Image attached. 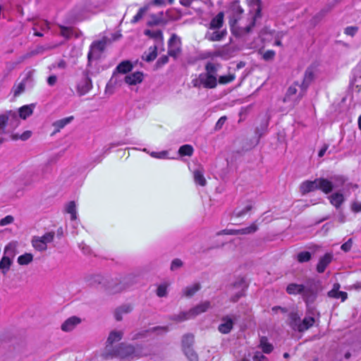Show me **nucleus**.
Masks as SVG:
<instances>
[{
	"instance_id": "bb28decb",
	"label": "nucleus",
	"mask_w": 361,
	"mask_h": 361,
	"mask_svg": "<svg viewBox=\"0 0 361 361\" xmlns=\"http://www.w3.org/2000/svg\"><path fill=\"white\" fill-rule=\"evenodd\" d=\"M286 290L289 295H301L304 291V285L291 283L287 286Z\"/></svg>"
},
{
	"instance_id": "09e8293b",
	"label": "nucleus",
	"mask_w": 361,
	"mask_h": 361,
	"mask_svg": "<svg viewBox=\"0 0 361 361\" xmlns=\"http://www.w3.org/2000/svg\"><path fill=\"white\" fill-rule=\"evenodd\" d=\"M185 355L190 361H198L197 354L192 348L183 349Z\"/></svg>"
},
{
	"instance_id": "0e129e2a",
	"label": "nucleus",
	"mask_w": 361,
	"mask_h": 361,
	"mask_svg": "<svg viewBox=\"0 0 361 361\" xmlns=\"http://www.w3.org/2000/svg\"><path fill=\"white\" fill-rule=\"evenodd\" d=\"M252 360L253 361H269L268 358L259 351L255 353Z\"/></svg>"
},
{
	"instance_id": "72a5a7b5",
	"label": "nucleus",
	"mask_w": 361,
	"mask_h": 361,
	"mask_svg": "<svg viewBox=\"0 0 361 361\" xmlns=\"http://www.w3.org/2000/svg\"><path fill=\"white\" fill-rule=\"evenodd\" d=\"M192 318L190 311L188 312H182L178 314H174L169 317L171 320L176 322H183L185 320H188Z\"/></svg>"
},
{
	"instance_id": "7c9ffc66",
	"label": "nucleus",
	"mask_w": 361,
	"mask_h": 361,
	"mask_svg": "<svg viewBox=\"0 0 361 361\" xmlns=\"http://www.w3.org/2000/svg\"><path fill=\"white\" fill-rule=\"evenodd\" d=\"M133 68V66L132 63H130V61H122L121 63H120L117 66L116 71L118 73L125 74V73H127L131 71Z\"/></svg>"
},
{
	"instance_id": "864d4df0",
	"label": "nucleus",
	"mask_w": 361,
	"mask_h": 361,
	"mask_svg": "<svg viewBox=\"0 0 361 361\" xmlns=\"http://www.w3.org/2000/svg\"><path fill=\"white\" fill-rule=\"evenodd\" d=\"M61 35L66 39H69L73 35V30L70 27L60 25Z\"/></svg>"
},
{
	"instance_id": "a211bd4d",
	"label": "nucleus",
	"mask_w": 361,
	"mask_h": 361,
	"mask_svg": "<svg viewBox=\"0 0 361 361\" xmlns=\"http://www.w3.org/2000/svg\"><path fill=\"white\" fill-rule=\"evenodd\" d=\"M288 325L294 331L301 332V319L298 312H291L288 314Z\"/></svg>"
},
{
	"instance_id": "e2e57ef3",
	"label": "nucleus",
	"mask_w": 361,
	"mask_h": 361,
	"mask_svg": "<svg viewBox=\"0 0 361 361\" xmlns=\"http://www.w3.org/2000/svg\"><path fill=\"white\" fill-rule=\"evenodd\" d=\"M54 238V232H48L43 235L40 238L46 243H51L53 241Z\"/></svg>"
},
{
	"instance_id": "0eeeda50",
	"label": "nucleus",
	"mask_w": 361,
	"mask_h": 361,
	"mask_svg": "<svg viewBox=\"0 0 361 361\" xmlns=\"http://www.w3.org/2000/svg\"><path fill=\"white\" fill-rule=\"evenodd\" d=\"M192 84L195 87H200L213 89L217 85V78L212 75L206 73H200L197 78L192 80Z\"/></svg>"
},
{
	"instance_id": "79ce46f5",
	"label": "nucleus",
	"mask_w": 361,
	"mask_h": 361,
	"mask_svg": "<svg viewBox=\"0 0 361 361\" xmlns=\"http://www.w3.org/2000/svg\"><path fill=\"white\" fill-rule=\"evenodd\" d=\"M200 289V285L199 283H195L192 286L186 287L184 289V295L186 297H192L197 291Z\"/></svg>"
},
{
	"instance_id": "f3484780",
	"label": "nucleus",
	"mask_w": 361,
	"mask_h": 361,
	"mask_svg": "<svg viewBox=\"0 0 361 361\" xmlns=\"http://www.w3.org/2000/svg\"><path fill=\"white\" fill-rule=\"evenodd\" d=\"M257 7L256 8L255 13L254 16L252 17L251 23L248 25H247L246 27H245L243 28L242 33H243V34L249 33L252 30V27L255 26L257 19L261 18V17H262L261 1L257 0Z\"/></svg>"
},
{
	"instance_id": "de8ad7c7",
	"label": "nucleus",
	"mask_w": 361,
	"mask_h": 361,
	"mask_svg": "<svg viewBox=\"0 0 361 361\" xmlns=\"http://www.w3.org/2000/svg\"><path fill=\"white\" fill-rule=\"evenodd\" d=\"M300 85L298 82H295L294 84L291 86H290L286 92L284 102H286L290 99V97L297 93V86H300Z\"/></svg>"
},
{
	"instance_id": "473e14b6",
	"label": "nucleus",
	"mask_w": 361,
	"mask_h": 361,
	"mask_svg": "<svg viewBox=\"0 0 361 361\" xmlns=\"http://www.w3.org/2000/svg\"><path fill=\"white\" fill-rule=\"evenodd\" d=\"M123 335V334L121 331H112L109 335L107 343L111 345L116 341H119L122 339Z\"/></svg>"
},
{
	"instance_id": "a18cd8bd",
	"label": "nucleus",
	"mask_w": 361,
	"mask_h": 361,
	"mask_svg": "<svg viewBox=\"0 0 361 361\" xmlns=\"http://www.w3.org/2000/svg\"><path fill=\"white\" fill-rule=\"evenodd\" d=\"M178 152L181 156L190 157L193 153V147L190 145H184L179 148Z\"/></svg>"
},
{
	"instance_id": "c85d7f7f",
	"label": "nucleus",
	"mask_w": 361,
	"mask_h": 361,
	"mask_svg": "<svg viewBox=\"0 0 361 361\" xmlns=\"http://www.w3.org/2000/svg\"><path fill=\"white\" fill-rule=\"evenodd\" d=\"M166 21L164 19L163 17L159 16L157 14H152L150 16V19L147 23V26L152 27L159 25H165Z\"/></svg>"
},
{
	"instance_id": "ea45409f",
	"label": "nucleus",
	"mask_w": 361,
	"mask_h": 361,
	"mask_svg": "<svg viewBox=\"0 0 361 361\" xmlns=\"http://www.w3.org/2000/svg\"><path fill=\"white\" fill-rule=\"evenodd\" d=\"M150 334H156L157 335H163L166 334L169 331L168 326H157L152 328H149Z\"/></svg>"
},
{
	"instance_id": "1a4fd4ad",
	"label": "nucleus",
	"mask_w": 361,
	"mask_h": 361,
	"mask_svg": "<svg viewBox=\"0 0 361 361\" xmlns=\"http://www.w3.org/2000/svg\"><path fill=\"white\" fill-rule=\"evenodd\" d=\"M316 78V68L313 66H308L304 73V77L302 83L300 87L301 92L299 93L298 97L302 98L305 94L306 90L314 80Z\"/></svg>"
},
{
	"instance_id": "c756f323",
	"label": "nucleus",
	"mask_w": 361,
	"mask_h": 361,
	"mask_svg": "<svg viewBox=\"0 0 361 361\" xmlns=\"http://www.w3.org/2000/svg\"><path fill=\"white\" fill-rule=\"evenodd\" d=\"M34 74L35 70L28 71L21 82H23L27 87V88H32L34 86Z\"/></svg>"
},
{
	"instance_id": "69168bd1",
	"label": "nucleus",
	"mask_w": 361,
	"mask_h": 361,
	"mask_svg": "<svg viewBox=\"0 0 361 361\" xmlns=\"http://www.w3.org/2000/svg\"><path fill=\"white\" fill-rule=\"evenodd\" d=\"M358 27L356 26H348L345 29L344 33L347 35L353 37L357 32Z\"/></svg>"
},
{
	"instance_id": "20e7f679",
	"label": "nucleus",
	"mask_w": 361,
	"mask_h": 361,
	"mask_svg": "<svg viewBox=\"0 0 361 361\" xmlns=\"http://www.w3.org/2000/svg\"><path fill=\"white\" fill-rule=\"evenodd\" d=\"M112 355L120 359L128 360H133L138 356L135 346L125 343H121L115 346L112 350Z\"/></svg>"
},
{
	"instance_id": "aec40b11",
	"label": "nucleus",
	"mask_w": 361,
	"mask_h": 361,
	"mask_svg": "<svg viewBox=\"0 0 361 361\" xmlns=\"http://www.w3.org/2000/svg\"><path fill=\"white\" fill-rule=\"evenodd\" d=\"M143 80V73L140 71L133 73L125 76V82L130 85H135L142 82Z\"/></svg>"
},
{
	"instance_id": "7ed1b4c3",
	"label": "nucleus",
	"mask_w": 361,
	"mask_h": 361,
	"mask_svg": "<svg viewBox=\"0 0 361 361\" xmlns=\"http://www.w3.org/2000/svg\"><path fill=\"white\" fill-rule=\"evenodd\" d=\"M324 180L328 182L326 188L329 190L324 194H330L334 190L344 191L345 190H349L350 188H357V185L348 183V178L343 175H334L329 178H324Z\"/></svg>"
},
{
	"instance_id": "6e6552de",
	"label": "nucleus",
	"mask_w": 361,
	"mask_h": 361,
	"mask_svg": "<svg viewBox=\"0 0 361 361\" xmlns=\"http://www.w3.org/2000/svg\"><path fill=\"white\" fill-rule=\"evenodd\" d=\"M238 318L239 316L235 314L223 316L221 318V323L218 326V331L223 334H229L233 329V326Z\"/></svg>"
},
{
	"instance_id": "dca6fc26",
	"label": "nucleus",
	"mask_w": 361,
	"mask_h": 361,
	"mask_svg": "<svg viewBox=\"0 0 361 361\" xmlns=\"http://www.w3.org/2000/svg\"><path fill=\"white\" fill-rule=\"evenodd\" d=\"M330 203L338 209L343 203L345 201L343 191L339 190L329 196Z\"/></svg>"
},
{
	"instance_id": "ddd939ff",
	"label": "nucleus",
	"mask_w": 361,
	"mask_h": 361,
	"mask_svg": "<svg viewBox=\"0 0 361 361\" xmlns=\"http://www.w3.org/2000/svg\"><path fill=\"white\" fill-rule=\"evenodd\" d=\"M92 88V80L87 72H84L82 77L77 85V92L80 96L85 95Z\"/></svg>"
},
{
	"instance_id": "2f4dec72",
	"label": "nucleus",
	"mask_w": 361,
	"mask_h": 361,
	"mask_svg": "<svg viewBox=\"0 0 361 361\" xmlns=\"http://www.w3.org/2000/svg\"><path fill=\"white\" fill-rule=\"evenodd\" d=\"M12 262L13 261L11 259L4 256L2 257L1 259L0 260V270L2 274H6L8 271Z\"/></svg>"
},
{
	"instance_id": "a878e982",
	"label": "nucleus",
	"mask_w": 361,
	"mask_h": 361,
	"mask_svg": "<svg viewBox=\"0 0 361 361\" xmlns=\"http://www.w3.org/2000/svg\"><path fill=\"white\" fill-rule=\"evenodd\" d=\"M193 178L195 183L199 184L201 186L206 185L207 180L204 176V170L202 168L199 167L194 171Z\"/></svg>"
},
{
	"instance_id": "393cba45",
	"label": "nucleus",
	"mask_w": 361,
	"mask_h": 361,
	"mask_svg": "<svg viewBox=\"0 0 361 361\" xmlns=\"http://www.w3.org/2000/svg\"><path fill=\"white\" fill-rule=\"evenodd\" d=\"M35 107V104H32L30 105H24L18 109V111L17 112L20 118L26 119L33 113V109Z\"/></svg>"
},
{
	"instance_id": "774afa93",
	"label": "nucleus",
	"mask_w": 361,
	"mask_h": 361,
	"mask_svg": "<svg viewBox=\"0 0 361 361\" xmlns=\"http://www.w3.org/2000/svg\"><path fill=\"white\" fill-rule=\"evenodd\" d=\"M14 221V218L11 215H8L0 220V226H4L8 225Z\"/></svg>"
},
{
	"instance_id": "603ef678",
	"label": "nucleus",
	"mask_w": 361,
	"mask_h": 361,
	"mask_svg": "<svg viewBox=\"0 0 361 361\" xmlns=\"http://www.w3.org/2000/svg\"><path fill=\"white\" fill-rule=\"evenodd\" d=\"M169 55H163L159 58L154 64V69L158 70L169 62Z\"/></svg>"
},
{
	"instance_id": "bf43d9fd",
	"label": "nucleus",
	"mask_w": 361,
	"mask_h": 361,
	"mask_svg": "<svg viewBox=\"0 0 361 361\" xmlns=\"http://www.w3.org/2000/svg\"><path fill=\"white\" fill-rule=\"evenodd\" d=\"M251 209H252V205L249 204V205H247L244 209H243L241 210L235 209L233 212V214L236 217H240V216H243V215H245L249 211H250Z\"/></svg>"
},
{
	"instance_id": "f03ea898",
	"label": "nucleus",
	"mask_w": 361,
	"mask_h": 361,
	"mask_svg": "<svg viewBox=\"0 0 361 361\" xmlns=\"http://www.w3.org/2000/svg\"><path fill=\"white\" fill-rule=\"evenodd\" d=\"M20 124V118L16 111L8 110L0 114V134L13 132Z\"/></svg>"
},
{
	"instance_id": "4be33fe9",
	"label": "nucleus",
	"mask_w": 361,
	"mask_h": 361,
	"mask_svg": "<svg viewBox=\"0 0 361 361\" xmlns=\"http://www.w3.org/2000/svg\"><path fill=\"white\" fill-rule=\"evenodd\" d=\"M224 12H219L214 18H213L209 23V28L210 30L220 29L224 24Z\"/></svg>"
},
{
	"instance_id": "8fccbe9b",
	"label": "nucleus",
	"mask_w": 361,
	"mask_h": 361,
	"mask_svg": "<svg viewBox=\"0 0 361 361\" xmlns=\"http://www.w3.org/2000/svg\"><path fill=\"white\" fill-rule=\"evenodd\" d=\"M4 256L7 257L11 259L14 257L15 246L12 243H9L5 247Z\"/></svg>"
},
{
	"instance_id": "f257e3e1",
	"label": "nucleus",
	"mask_w": 361,
	"mask_h": 361,
	"mask_svg": "<svg viewBox=\"0 0 361 361\" xmlns=\"http://www.w3.org/2000/svg\"><path fill=\"white\" fill-rule=\"evenodd\" d=\"M87 282L90 286L102 288L110 294L119 293L126 288L125 284L108 281L101 275L90 276Z\"/></svg>"
},
{
	"instance_id": "6ab92c4d",
	"label": "nucleus",
	"mask_w": 361,
	"mask_h": 361,
	"mask_svg": "<svg viewBox=\"0 0 361 361\" xmlns=\"http://www.w3.org/2000/svg\"><path fill=\"white\" fill-rule=\"evenodd\" d=\"M81 322L78 317L73 316L67 319L61 325V330L66 332L72 331Z\"/></svg>"
},
{
	"instance_id": "39448f33",
	"label": "nucleus",
	"mask_w": 361,
	"mask_h": 361,
	"mask_svg": "<svg viewBox=\"0 0 361 361\" xmlns=\"http://www.w3.org/2000/svg\"><path fill=\"white\" fill-rule=\"evenodd\" d=\"M328 182L324 180V178H318L314 180L303 181L300 186L302 194H307L316 190H320L324 193L329 191L326 188Z\"/></svg>"
},
{
	"instance_id": "f704fd0d",
	"label": "nucleus",
	"mask_w": 361,
	"mask_h": 361,
	"mask_svg": "<svg viewBox=\"0 0 361 361\" xmlns=\"http://www.w3.org/2000/svg\"><path fill=\"white\" fill-rule=\"evenodd\" d=\"M327 295L332 298H341L342 302L345 301L348 298V294L346 292L340 290L336 291V290H331L328 292Z\"/></svg>"
},
{
	"instance_id": "58836bf2",
	"label": "nucleus",
	"mask_w": 361,
	"mask_h": 361,
	"mask_svg": "<svg viewBox=\"0 0 361 361\" xmlns=\"http://www.w3.org/2000/svg\"><path fill=\"white\" fill-rule=\"evenodd\" d=\"M32 246L38 251H44L47 250V244L40 238H34L32 241Z\"/></svg>"
},
{
	"instance_id": "9d476101",
	"label": "nucleus",
	"mask_w": 361,
	"mask_h": 361,
	"mask_svg": "<svg viewBox=\"0 0 361 361\" xmlns=\"http://www.w3.org/2000/svg\"><path fill=\"white\" fill-rule=\"evenodd\" d=\"M319 286V282H312L310 285L307 284L306 287L304 286V291L302 293L301 295L307 305L312 304L316 300Z\"/></svg>"
},
{
	"instance_id": "412c9836",
	"label": "nucleus",
	"mask_w": 361,
	"mask_h": 361,
	"mask_svg": "<svg viewBox=\"0 0 361 361\" xmlns=\"http://www.w3.org/2000/svg\"><path fill=\"white\" fill-rule=\"evenodd\" d=\"M160 49V47L157 45L151 46L148 50L145 51L142 56V60L147 62L153 61L157 56L158 49Z\"/></svg>"
},
{
	"instance_id": "13d9d810",
	"label": "nucleus",
	"mask_w": 361,
	"mask_h": 361,
	"mask_svg": "<svg viewBox=\"0 0 361 361\" xmlns=\"http://www.w3.org/2000/svg\"><path fill=\"white\" fill-rule=\"evenodd\" d=\"M234 79L235 75L233 74H230L228 75H221L219 78V82L220 84L224 85L232 82L234 80Z\"/></svg>"
},
{
	"instance_id": "c9c22d12",
	"label": "nucleus",
	"mask_w": 361,
	"mask_h": 361,
	"mask_svg": "<svg viewBox=\"0 0 361 361\" xmlns=\"http://www.w3.org/2000/svg\"><path fill=\"white\" fill-rule=\"evenodd\" d=\"M314 322L315 320L313 317H305L302 320H301V332H303L312 327L314 325Z\"/></svg>"
},
{
	"instance_id": "5701e85b",
	"label": "nucleus",
	"mask_w": 361,
	"mask_h": 361,
	"mask_svg": "<svg viewBox=\"0 0 361 361\" xmlns=\"http://www.w3.org/2000/svg\"><path fill=\"white\" fill-rule=\"evenodd\" d=\"M210 307V302L209 301H204L201 304L197 305L195 307L190 309L189 311L191 316L193 317L197 315L206 312Z\"/></svg>"
},
{
	"instance_id": "b1692460",
	"label": "nucleus",
	"mask_w": 361,
	"mask_h": 361,
	"mask_svg": "<svg viewBox=\"0 0 361 361\" xmlns=\"http://www.w3.org/2000/svg\"><path fill=\"white\" fill-rule=\"evenodd\" d=\"M227 35L226 29L216 30L212 33H207L206 37L211 42H217L222 40Z\"/></svg>"
},
{
	"instance_id": "6e6d98bb",
	"label": "nucleus",
	"mask_w": 361,
	"mask_h": 361,
	"mask_svg": "<svg viewBox=\"0 0 361 361\" xmlns=\"http://www.w3.org/2000/svg\"><path fill=\"white\" fill-rule=\"evenodd\" d=\"M56 47V45H54V46H50V45L37 46L36 47L35 50L34 51V54H42L44 51H48V50H51V49L55 48Z\"/></svg>"
},
{
	"instance_id": "3c124183",
	"label": "nucleus",
	"mask_w": 361,
	"mask_h": 361,
	"mask_svg": "<svg viewBox=\"0 0 361 361\" xmlns=\"http://www.w3.org/2000/svg\"><path fill=\"white\" fill-rule=\"evenodd\" d=\"M147 9V6L140 8L137 14L131 20V23L135 24L139 22L142 18L144 14L146 13Z\"/></svg>"
},
{
	"instance_id": "4c0bfd02",
	"label": "nucleus",
	"mask_w": 361,
	"mask_h": 361,
	"mask_svg": "<svg viewBox=\"0 0 361 361\" xmlns=\"http://www.w3.org/2000/svg\"><path fill=\"white\" fill-rule=\"evenodd\" d=\"M194 343V336L192 334H185L182 339L183 349L192 348Z\"/></svg>"
},
{
	"instance_id": "49530a36",
	"label": "nucleus",
	"mask_w": 361,
	"mask_h": 361,
	"mask_svg": "<svg viewBox=\"0 0 361 361\" xmlns=\"http://www.w3.org/2000/svg\"><path fill=\"white\" fill-rule=\"evenodd\" d=\"M258 229L255 224H251L250 226L238 229V235H246L256 232Z\"/></svg>"
},
{
	"instance_id": "a19ab883",
	"label": "nucleus",
	"mask_w": 361,
	"mask_h": 361,
	"mask_svg": "<svg viewBox=\"0 0 361 361\" xmlns=\"http://www.w3.org/2000/svg\"><path fill=\"white\" fill-rule=\"evenodd\" d=\"M33 259V255L30 253H25L18 257V263L20 265H27Z\"/></svg>"
},
{
	"instance_id": "423d86ee",
	"label": "nucleus",
	"mask_w": 361,
	"mask_h": 361,
	"mask_svg": "<svg viewBox=\"0 0 361 361\" xmlns=\"http://www.w3.org/2000/svg\"><path fill=\"white\" fill-rule=\"evenodd\" d=\"M243 12L244 10L240 6L239 1H234L230 4L227 13L228 23L233 33H234L235 26L241 19Z\"/></svg>"
},
{
	"instance_id": "4468645a",
	"label": "nucleus",
	"mask_w": 361,
	"mask_h": 361,
	"mask_svg": "<svg viewBox=\"0 0 361 361\" xmlns=\"http://www.w3.org/2000/svg\"><path fill=\"white\" fill-rule=\"evenodd\" d=\"M145 35L154 40L155 44L160 47V51H164V35L161 30L152 31L150 30H144Z\"/></svg>"
},
{
	"instance_id": "cd10ccee",
	"label": "nucleus",
	"mask_w": 361,
	"mask_h": 361,
	"mask_svg": "<svg viewBox=\"0 0 361 361\" xmlns=\"http://www.w3.org/2000/svg\"><path fill=\"white\" fill-rule=\"evenodd\" d=\"M73 119L74 117L73 116H71L56 121L53 123V126L55 128L54 133L59 132L61 129L63 128L66 125L69 124Z\"/></svg>"
},
{
	"instance_id": "052dcab7",
	"label": "nucleus",
	"mask_w": 361,
	"mask_h": 361,
	"mask_svg": "<svg viewBox=\"0 0 361 361\" xmlns=\"http://www.w3.org/2000/svg\"><path fill=\"white\" fill-rule=\"evenodd\" d=\"M26 85L23 82H20L15 88L13 94L15 97L19 96L21 93H23L26 88Z\"/></svg>"
},
{
	"instance_id": "e433bc0d",
	"label": "nucleus",
	"mask_w": 361,
	"mask_h": 361,
	"mask_svg": "<svg viewBox=\"0 0 361 361\" xmlns=\"http://www.w3.org/2000/svg\"><path fill=\"white\" fill-rule=\"evenodd\" d=\"M259 346L262 348L263 353L267 354L270 353L274 349L273 345L267 342V338L265 336L260 338Z\"/></svg>"
},
{
	"instance_id": "680f3d73",
	"label": "nucleus",
	"mask_w": 361,
	"mask_h": 361,
	"mask_svg": "<svg viewBox=\"0 0 361 361\" xmlns=\"http://www.w3.org/2000/svg\"><path fill=\"white\" fill-rule=\"evenodd\" d=\"M275 55L276 53L274 50H267L264 53L262 59L266 61H271L274 59Z\"/></svg>"
},
{
	"instance_id": "c03bdc74",
	"label": "nucleus",
	"mask_w": 361,
	"mask_h": 361,
	"mask_svg": "<svg viewBox=\"0 0 361 361\" xmlns=\"http://www.w3.org/2000/svg\"><path fill=\"white\" fill-rule=\"evenodd\" d=\"M312 258V255L310 252L302 251L297 255V260L300 263H304L309 262Z\"/></svg>"
},
{
	"instance_id": "2eb2a0df",
	"label": "nucleus",
	"mask_w": 361,
	"mask_h": 361,
	"mask_svg": "<svg viewBox=\"0 0 361 361\" xmlns=\"http://www.w3.org/2000/svg\"><path fill=\"white\" fill-rule=\"evenodd\" d=\"M334 258L332 252H327L323 257H320L317 265V271L322 274L326 267L331 264Z\"/></svg>"
},
{
	"instance_id": "37998d69",
	"label": "nucleus",
	"mask_w": 361,
	"mask_h": 361,
	"mask_svg": "<svg viewBox=\"0 0 361 361\" xmlns=\"http://www.w3.org/2000/svg\"><path fill=\"white\" fill-rule=\"evenodd\" d=\"M219 65L214 64L211 62H208L205 66L206 73L212 75L215 78L217 77Z\"/></svg>"
},
{
	"instance_id": "338daca9",
	"label": "nucleus",
	"mask_w": 361,
	"mask_h": 361,
	"mask_svg": "<svg viewBox=\"0 0 361 361\" xmlns=\"http://www.w3.org/2000/svg\"><path fill=\"white\" fill-rule=\"evenodd\" d=\"M66 211L67 213L74 214L76 213V205L74 201H71L66 206Z\"/></svg>"
},
{
	"instance_id": "9b49d317",
	"label": "nucleus",
	"mask_w": 361,
	"mask_h": 361,
	"mask_svg": "<svg viewBox=\"0 0 361 361\" xmlns=\"http://www.w3.org/2000/svg\"><path fill=\"white\" fill-rule=\"evenodd\" d=\"M105 47L106 42L104 40L94 41L92 43L87 54V66H91L92 60L99 58Z\"/></svg>"
},
{
	"instance_id": "5fc2aeb1",
	"label": "nucleus",
	"mask_w": 361,
	"mask_h": 361,
	"mask_svg": "<svg viewBox=\"0 0 361 361\" xmlns=\"http://www.w3.org/2000/svg\"><path fill=\"white\" fill-rule=\"evenodd\" d=\"M150 334V331H149V329L145 330H142L139 332L135 333L133 334L131 339L132 340H137L140 338H146L148 334Z\"/></svg>"
},
{
	"instance_id": "f8f14e48",
	"label": "nucleus",
	"mask_w": 361,
	"mask_h": 361,
	"mask_svg": "<svg viewBox=\"0 0 361 361\" xmlns=\"http://www.w3.org/2000/svg\"><path fill=\"white\" fill-rule=\"evenodd\" d=\"M181 40L176 34H172L168 42V55L176 59L181 53Z\"/></svg>"
},
{
	"instance_id": "4d7b16f0",
	"label": "nucleus",
	"mask_w": 361,
	"mask_h": 361,
	"mask_svg": "<svg viewBox=\"0 0 361 361\" xmlns=\"http://www.w3.org/2000/svg\"><path fill=\"white\" fill-rule=\"evenodd\" d=\"M329 11V9H322L318 13H317L311 20L312 23L316 24L319 22L322 18L326 15V13Z\"/></svg>"
}]
</instances>
